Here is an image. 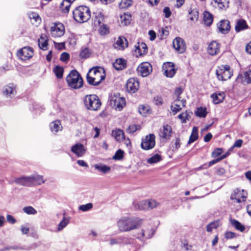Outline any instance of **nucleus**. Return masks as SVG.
<instances>
[{"mask_svg":"<svg viewBox=\"0 0 251 251\" xmlns=\"http://www.w3.org/2000/svg\"><path fill=\"white\" fill-rule=\"evenodd\" d=\"M140 218L126 215L121 216L116 222V226L121 232H129L139 228L143 224Z\"/></svg>","mask_w":251,"mask_h":251,"instance_id":"nucleus-1","label":"nucleus"},{"mask_svg":"<svg viewBox=\"0 0 251 251\" xmlns=\"http://www.w3.org/2000/svg\"><path fill=\"white\" fill-rule=\"evenodd\" d=\"M105 77V71L103 68L93 67L90 69L86 76L87 82L91 85H99Z\"/></svg>","mask_w":251,"mask_h":251,"instance_id":"nucleus-2","label":"nucleus"},{"mask_svg":"<svg viewBox=\"0 0 251 251\" xmlns=\"http://www.w3.org/2000/svg\"><path fill=\"white\" fill-rule=\"evenodd\" d=\"M74 20L79 23L87 22L91 18V11L89 8L85 6L76 7L73 12Z\"/></svg>","mask_w":251,"mask_h":251,"instance_id":"nucleus-3","label":"nucleus"},{"mask_svg":"<svg viewBox=\"0 0 251 251\" xmlns=\"http://www.w3.org/2000/svg\"><path fill=\"white\" fill-rule=\"evenodd\" d=\"M85 108L91 111H98L101 106V101L98 96L94 94L86 95L83 98Z\"/></svg>","mask_w":251,"mask_h":251,"instance_id":"nucleus-4","label":"nucleus"},{"mask_svg":"<svg viewBox=\"0 0 251 251\" xmlns=\"http://www.w3.org/2000/svg\"><path fill=\"white\" fill-rule=\"evenodd\" d=\"M66 80L69 86L74 89L80 88L83 85V79L75 70L70 72L67 76Z\"/></svg>","mask_w":251,"mask_h":251,"instance_id":"nucleus-5","label":"nucleus"},{"mask_svg":"<svg viewBox=\"0 0 251 251\" xmlns=\"http://www.w3.org/2000/svg\"><path fill=\"white\" fill-rule=\"evenodd\" d=\"M216 75L218 79L221 81H226L230 78L232 72L228 65H222L218 68L216 70Z\"/></svg>","mask_w":251,"mask_h":251,"instance_id":"nucleus-6","label":"nucleus"},{"mask_svg":"<svg viewBox=\"0 0 251 251\" xmlns=\"http://www.w3.org/2000/svg\"><path fill=\"white\" fill-rule=\"evenodd\" d=\"M50 28V35L53 38L61 37L65 33V27L61 23H52Z\"/></svg>","mask_w":251,"mask_h":251,"instance_id":"nucleus-7","label":"nucleus"},{"mask_svg":"<svg viewBox=\"0 0 251 251\" xmlns=\"http://www.w3.org/2000/svg\"><path fill=\"white\" fill-rule=\"evenodd\" d=\"M109 104L116 110L120 111L125 106L126 100L123 97L117 95H114L110 97Z\"/></svg>","mask_w":251,"mask_h":251,"instance_id":"nucleus-8","label":"nucleus"},{"mask_svg":"<svg viewBox=\"0 0 251 251\" xmlns=\"http://www.w3.org/2000/svg\"><path fill=\"white\" fill-rule=\"evenodd\" d=\"M155 145V136L153 134H149L142 139L141 148L146 151L153 149Z\"/></svg>","mask_w":251,"mask_h":251,"instance_id":"nucleus-9","label":"nucleus"},{"mask_svg":"<svg viewBox=\"0 0 251 251\" xmlns=\"http://www.w3.org/2000/svg\"><path fill=\"white\" fill-rule=\"evenodd\" d=\"M34 51L32 48L30 47H25L19 50L17 53L18 58L24 61H26L30 59L33 55Z\"/></svg>","mask_w":251,"mask_h":251,"instance_id":"nucleus-10","label":"nucleus"},{"mask_svg":"<svg viewBox=\"0 0 251 251\" xmlns=\"http://www.w3.org/2000/svg\"><path fill=\"white\" fill-rule=\"evenodd\" d=\"M247 193L244 190L236 189L234 190L231 195V199L235 202L240 203L245 201L246 200Z\"/></svg>","mask_w":251,"mask_h":251,"instance_id":"nucleus-11","label":"nucleus"},{"mask_svg":"<svg viewBox=\"0 0 251 251\" xmlns=\"http://www.w3.org/2000/svg\"><path fill=\"white\" fill-rule=\"evenodd\" d=\"M139 86L138 80L136 78L132 77L127 80L126 88L128 93H134L138 91Z\"/></svg>","mask_w":251,"mask_h":251,"instance_id":"nucleus-12","label":"nucleus"},{"mask_svg":"<svg viewBox=\"0 0 251 251\" xmlns=\"http://www.w3.org/2000/svg\"><path fill=\"white\" fill-rule=\"evenodd\" d=\"M137 71L140 75L146 77L152 72V67L149 62H143L139 65Z\"/></svg>","mask_w":251,"mask_h":251,"instance_id":"nucleus-13","label":"nucleus"},{"mask_svg":"<svg viewBox=\"0 0 251 251\" xmlns=\"http://www.w3.org/2000/svg\"><path fill=\"white\" fill-rule=\"evenodd\" d=\"M173 45L175 50L178 53H182L186 50V44L183 39L180 37H176L173 42Z\"/></svg>","mask_w":251,"mask_h":251,"instance_id":"nucleus-14","label":"nucleus"},{"mask_svg":"<svg viewBox=\"0 0 251 251\" xmlns=\"http://www.w3.org/2000/svg\"><path fill=\"white\" fill-rule=\"evenodd\" d=\"M173 133L172 128L169 125H164L160 128L159 132V137L164 139H169Z\"/></svg>","mask_w":251,"mask_h":251,"instance_id":"nucleus-15","label":"nucleus"},{"mask_svg":"<svg viewBox=\"0 0 251 251\" xmlns=\"http://www.w3.org/2000/svg\"><path fill=\"white\" fill-rule=\"evenodd\" d=\"M163 69L165 75L168 77H172L176 73V69L174 64L171 62H167L163 64Z\"/></svg>","mask_w":251,"mask_h":251,"instance_id":"nucleus-16","label":"nucleus"},{"mask_svg":"<svg viewBox=\"0 0 251 251\" xmlns=\"http://www.w3.org/2000/svg\"><path fill=\"white\" fill-rule=\"evenodd\" d=\"M128 47V42L124 36H119L115 39L114 47L119 50H123Z\"/></svg>","mask_w":251,"mask_h":251,"instance_id":"nucleus-17","label":"nucleus"},{"mask_svg":"<svg viewBox=\"0 0 251 251\" xmlns=\"http://www.w3.org/2000/svg\"><path fill=\"white\" fill-rule=\"evenodd\" d=\"M186 105V100L184 99H175L171 105V110L175 115L179 111Z\"/></svg>","mask_w":251,"mask_h":251,"instance_id":"nucleus-18","label":"nucleus"},{"mask_svg":"<svg viewBox=\"0 0 251 251\" xmlns=\"http://www.w3.org/2000/svg\"><path fill=\"white\" fill-rule=\"evenodd\" d=\"M92 20V24L95 28L98 26H100V25L104 23V16L101 12L97 11L94 12Z\"/></svg>","mask_w":251,"mask_h":251,"instance_id":"nucleus-19","label":"nucleus"},{"mask_svg":"<svg viewBox=\"0 0 251 251\" xmlns=\"http://www.w3.org/2000/svg\"><path fill=\"white\" fill-rule=\"evenodd\" d=\"M147 51L148 47L144 43H138L135 46L134 54L137 57L146 54Z\"/></svg>","mask_w":251,"mask_h":251,"instance_id":"nucleus-20","label":"nucleus"},{"mask_svg":"<svg viewBox=\"0 0 251 251\" xmlns=\"http://www.w3.org/2000/svg\"><path fill=\"white\" fill-rule=\"evenodd\" d=\"M217 26L219 32L223 34L228 33L230 29V22L227 20L220 21Z\"/></svg>","mask_w":251,"mask_h":251,"instance_id":"nucleus-21","label":"nucleus"},{"mask_svg":"<svg viewBox=\"0 0 251 251\" xmlns=\"http://www.w3.org/2000/svg\"><path fill=\"white\" fill-rule=\"evenodd\" d=\"M14 182L21 185L30 186L33 184L32 175L28 176H23L15 179Z\"/></svg>","mask_w":251,"mask_h":251,"instance_id":"nucleus-22","label":"nucleus"},{"mask_svg":"<svg viewBox=\"0 0 251 251\" xmlns=\"http://www.w3.org/2000/svg\"><path fill=\"white\" fill-rule=\"evenodd\" d=\"M220 45L216 41L210 42L207 47V52L211 55H215L220 52Z\"/></svg>","mask_w":251,"mask_h":251,"instance_id":"nucleus-23","label":"nucleus"},{"mask_svg":"<svg viewBox=\"0 0 251 251\" xmlns=\"http://www.w3.org/2000/svg\"><path fill=\"white\" fill-rule=\"evenodd\" d=\"M72 151L77 157L82 156L86 152V149L84 146L80 143H77L71 148Z\"/></svg>","mask_w":251,"mask_h":251,"instance_id":"nucleus-24","label":"nucleus"},{"mask_svg":"<svg viewBox=\"0 0 251 251\" xmlns=\"http://www.w3.org/2000/svg\"><path fill=\"white\" fill-rule=\"evenodd\" d=\"M3 93L6 97H11L16 93V85L12 83H9L4 86Z\"/></svg>","mask_w":251,"mask_h":251,"instance_id":"nucleus-25","label":"nucleus"},{"mask_svg":"<svg viewBox=\"0 0 251 251\" xmlns=\"http://www.w3.org/2000/svg\"><path fill=\"white\" fill-rule=\"evenodd\" d=\"M226 94L224 92H215L211 95V98L214 104H219L224 100Z\"/></svg>","mask_w":251,"mask_h":251,"instance_id":"nucleus-26","label":"nucleus"},{"mask_svg":"<svg viewBox=\"0 0 251 251\" xmlns=\"http://www.w3.org/2000/svg\"><path fill=\"white\" fill-rule=\"evenodd\" d=\"M154 234V231L151 226L144 227L139 232V235L145 238H150Z\"/></svg>","mask_w":251,"mask_h":251,"instance_id":"nucleus-27","label":"nucleus"},{"mask_svg":"<svg viewBox=\"0 0 251 251\" xmlns=\"http://www.w3.org/2000/svg\"><path fill=\"white\" fill-rule=\"evenodd\" d=\"M118 20L121 26H126L130 24L131 17L130 14L127 13H124L120 16Z\"/></svg>","mask_w":251,"mask_h":251,"instance_id":"nucleus-28","label":"nucleus"},{"mask_svg":"<svg viewBox=\"0 0 251 251\" xmlns=\"http://www.w3.org/2000/svg\"><path fill=\"white\" fill-rule=\"evenodd\" d=\"M50 127L51 132L53 133H56L62 129V126L59 120L52 122L50 125Z\"/></svg>","mask_w":251,"mask_h":251,"instance_id":"nucleus-29","label":"nucleus"},{"mask_svg":"<svg viewBox=\"0 0 251 251\" xmlns=\"http://www.w3.org/2000/svg\"><path fill=\"white\" fill-rule=\"evenodd\" d=\"M139 113L144 117H146L151 113V107L148 105L142 104L138 107Z\"/></svg>","mask_w":251,"mask_h":251,"instance_id":"nucleus-30","label":"nucleus"},{"mask_svg":"<svg viewBox=\"0 0 251 251\" xmlns=\"http://www.w3.org/2000/svg\"><path fill=\"white\" fill-rule=\"evenodd\" d=\"M248 26L245 20L240 19L237 22L235 26V30L236 32H239L242 30L247 29Z\"/></svg>","mask_w":251,"mask_h":251,"instance_id":"nucleus-31","label":"nucleus"},{"mask_svg":"<svg viewBox=\"0 0 251 251\" xmlns=\"http://www.w3.org/2000/svg\"><path fill=\"white\" fill-rule=\"evenodd\" d=\"M213 21V15L208 11H204L203 13V22L204 24L209 26L211 25Z\"/></svg>","mask_w":251,"mask_h":251,"instance_id":"nucleus-32","label":"nucleus"},{"mask_svg":"<svg viewBox=\"0 0 251 251\" xmlns=\"http://www.w3.org/2000/svg\"><path fill=\"white\" fill-rule=\"evenodd\" d=\"M192 114V113L191 111L186 110L179 114L178 118L182 123H186L191 118Z\"/></svg>","mask_w":251,"mask_h":251,"instance_id":"nucleus-33","label":"nucleus"},{"mask_svg":"<svg viewBox=\"0 0 251 251\" xmlns=\"http://www.w3.org/2000/svg\"><path fill=\"white\" fill-rule=\"evenodd\" d=\"M113 66L117 70H122L126 68V61L124 59L119 58L113 63Z\"/></svg>","mask_w":251,"mask_h":251,"instance_id":"nucleus-34","label":"nucleus"},{"mask_svg":"<svg viewBox=\"0 0 251 251\" xmlns=\"http://www.w3.org/2000/svg\"><path fill=\"white\" fill-rule=\"evenodd\" d=\"M38 46L43 50H47L48 49V38L45 35H41L38 40Z\"/></svg>","mask_w":251,"mask_h":251,"instance_id":"nucleus-35","label":"nucleus"},{"mask_svg":"<svg viewBox=\"0 0 251 251\" xmlns=\"http://www.w3.org/2000/svg\"><path fill=\"white\" fill-rule=\"evenodd\" d=\"M212 3L214 6L221 9H226L228 6V1L227 0H213Z\"/></svg>","mask_w":251,"mask_h":251,"instance_id":"nucleus-36","label":"nucleus"},{"mask_svg":"<svg viewBox=\"0 0 251 251\" xmlns=\"http://www.w3.org/2000/svg\"><path fill=\"white\" fill-rule=\"evenodd\" d=\"M29 18L33 25L37 26L41 22V18L38 14L35 12H31L29 14Z\"/></svg>","mask_w":251,"mask_h":251,"instance_id":"nucleus-37","label":"nucleus"},{"mask_svg":"<svg viewBox=\"0 0 251 251\" xmlns=\"http://www.w3.org/2000/svg\"><path fill=\"white\" fill-rule=\"evenodd\" d=\"M112 134L115 139L119 142L122 141L125 138V134L123 131L120 129L113 130Z\"/></svg>","mask_w":251,"mask_h":251,"instance_id":"nucleus-38","label":"nucleus"},{"mask_svg":"<svg viewBox=\"0 0 251 251\" xmlns=\"http://www.w3.org/2000/svg\"><path fill=\"white\" fill-rule=\"evenodd\" d=\"M230 223L237 230L241 232H243L245 229L244 226L236 220L230 219Z\"/></svg>","mask_w":251,"mask_h":251,"instance_id":"nucleus-39","label":"nucleus"},{"mask_svg":"<svg viewBox=\"0 0 251 251\" xmlns=\"http://www.w3.org/2000/svg\"><path fill=\"white\" fill-rule=\"evenodd\" d=\"M99 32V33L101 35H105L107 34L109 32V27L104 23L100 25V26H98L95 27Z\"/></svg>","mask_w":251,"mask_h":251,"instance_id":"nucleus-40","label":"nucleus"},{"mask_svg":"<svg viewBox=\"0 0 251 251\" xmlns=\"http://www.w3.org/2000/svg\"><path fill=\"white\" fill-rule=\"evenodd\" d=\"M32 177L33 183L35 182L38 185H41L46 182V180L44 179L43 176L42 175L34 174L32 175Z\"/></svg>","mask_w":251,"mask_h":251,"instance_id":"nucleus-41","label":"nucleus"},{"mask_svg":"<svg viewBox=\"0 0 251 251\" xmlns=\"http://www.w3.org/2000/svg\"><path fill=\"white\" fill-rule=\"evenodd\" d=\"M94 167L96 169L103 174L109 172L111 170L110 167L103 164H95Z\"/></svg>","mask_w":251,"mask_h":251,"instance_id":"nucleus-42","label":"nucleus"},{"mask_svg":"<svg viewBox=\"0 0 251 251\" xmlns=\"http://www.w3.org/2000/svg\"><path fill=\"white\" fill-rule=\"evenodd\" d=\"M198 138V129L197 127L194 126L193 128L191 134L190 136L188 144H191L195 142Z\"/></svg>","mask_w":251,"mask_h":251,"instance_id":"nucleus-43","label":"nucleus"},{"mask_svg":"<svg viewBox=\"0 0 251 251\" xmlns=\"http://www.w3.org/2000/svg\"><path fill=\"white\" fill-rule=\"evenodd\" d=\"M162 160L161 155L155 154L147 160V162L150 164H153L160 162Z\"/></svg>","mask_w":251,"mask_h":251,"instance_id":"nucleus-44","label":"nucleus"},{"mask_svg":"<svg viewBox=\"0 0 251 251\" xmlns=\"http://www.w3.org/2000/svg\"><path fill=\"white\" fill-rule=\"evenodd\" d=\"M70 219L68 218L64 217L62 220L57 226V231H60L65 228L69 223Z\"/></svg>","mask_w":251,"mask_h":251,"instance_id":"nucleus-45","label":"nucleus"},{"mask_svg":"<svg viewBox=\"0 0 251 251\" xmlns=\"http://www.w3.org/2000/svg\"><path fill=\"white\" fill-rule=\"evenodd\" d=\"M220 225L219 221H214L206 226V231L208 232H211L213 229L217 228Z\"/></svg>","mask_w":251,"mask_h":251,"instance_id":"nucleus-46","label":"nucleus"},{"mask_svg":"<svg viewBox=\"0 0 251 251\" xmlns=\"http://www.w3.org/2000/svg\"><path fill=\"white\" fill-rule=\"evenodd\" d=\"M170 27L169 26H165L161 28L159 30V34L162 39L166 38L169 34Z\"/></svg>","mask_w":251,"mask_h":251,"instance_id":"nucleus-47","label":"nucleus"},{"mask_svg":"<svg viewBox=\"0 0 251 251\" xmlns=\"http://www.w3.org/2000/svg\"><path fill=\"white\" fill-rule=\"evenodd\" d=\"M64 70L63 67L59 66H56L53 68V72L54 73L56 77L58 78L62 77Z\"/></svg>","mask_w":251,"mask_h":251,"instance_id":"nucleus-48","label":"nucleus"},{"mask_svg":"<svg viewBox=\"0 0 251 251\" xmlns=\"http://www.w3.org/2000/svg\"><path fill=\"white\" fill-rule=\"evenodd\" d=\"M242 81L247 83H251V71H248L244 73L242 76Z\"/></svg>","mask_w":251,"mask_h":251,"instance_id":"nucleus-49","label":"nucleus"},{"mask_svg":"<svg viewBox=\"0 0 251 251\" xmlns=\"http://www.w3.org/2000/svg\"><path fill=\"white\" fill-rule=\"evenodd\" d=\"M132 2V0H121L119 3V7L122 9H126L130 6Z\"/></svg>","mask_w":251,"mask_h":251,"instance_id":"nucleus-50","label":"nucleus"},{"mask_svg":"<svg viewBox=\"0 0 251 251\" xmlns=\"http://www.w3.org/2000/svg\"><path fill=\"white\" fill-rule=\"evenodd\" d=\"M206 109L203 107H199L196 112L197 116L201 118H204L206 116Z\"/></svg>","mask_w":251,"mask_h":251,"instance_id":"nucleus-51","label":"nucleus"},{"mask_svg":"<svg viewBox=\"0 0 251 251\" xmlns=\"http://www.w3.org/2000/svg\"><path fill=\"white\" fill-rule=\"evenodd\" d=\"M189 16L191 21H197L199 17V13L195 9L191 10L189 13Z\"/></svg>","mask_w":251,"mask_h":251,"instance_id":"nucleus-52","label":"nucleus"},{"mask_svg":"<svg viewBox=\"0 0 251 251\" xmlns=\"http://www.w3.org/2000/svg\"><path fill=\"white\" fill-rule=\"evenodd\" d=\"M23 210L28 215H34L37 213V211L33 207L30 206L24 207Z\"/></svg>","mask_w":251,"mask_h":251,"instance_id":"nucleus-53","label":"nucleus"},{"mask_svg":"<svg viewBox=\"0 0 251 251\" xmlns=\"http://www.w3.org/2000/svg\"><path fill=\"white\" fill-rule=\"evenodd\" d=\"M124 151L121 149L118 150L113 156V159L116 160H121L124 157Z\"/></svg>","mask_w":251,"mask_h":251,"instance_id":"nucleus-54","label":"nucleus"},{"mask_svg":"<svg viewBox=\"0 0 251 251\" xmlns=\"http://www.w3.org/2000/svg\"><path fill=\"white\" fill-rule=\"evenodd\" d=\"M140 129V126L137 125H130L126 129V132L129 133H133Z\"/></svg>","mask_w":251,"mask_h":251,"instance_id":"nucleus-55","label":"nucleus"},{"mask_svg":"<svg viewBox=\"0 0 251 251\" xmlns=\"http://www.w3.org/2000/svg\"><path fill=\"white\" fill-rule=\"evenodd\" d=\"M91 52L89 49L87 48H84L81 50L79 56L81 58H86L90 56Z\"/></svg>","mask_w":251,"mask_h":251,"instance_id":"nucleus-56","label":"nucleus"},{"mask_svg":"<svg viewBox=\"0 0 251 251\" xmlns=\"http://www.w3.org/2000/svg\"><path fill=\"white\" fill-rule=\"evenodd\" d=\"M93 207V204L91 203H88L85 204L81 205L79 206V210L82 211H87L90 210Z\"/></svg>","mask_w":251,"mask_h":251,"instance_id":"nucleus-57","label":"nucleus"},{"mask_svg":"<svg viewBox=\"0 0 251 251\" xmlns=\"http://www.w3.org/2000/svg\"><path fill=\"white\" fill-rule=\"evenodd\" d=\"M138 207L140 209L146 210L148 208V201L144 200L140 201L138 203Z\"/></svg>","mask_w":251,"mask_h":251,"instance_id":"nucleus-58","label":"nucleus"},{"mask_svg":"<svg viewBox=\"0 0 251 251\" xmlns=\"http://www.w3.org/2000/svg\"><path fill=\"white\" fill-rule=\"evenodd\" d=\"M223 153V150L221 148H217L214 150L212 152L211 156L213 158L217 157L221 155Z\"/></svg>","mask_w":251,"mask_h":251,"instance_id":"nucleus-59","label":"nucleus"},{"mask_svg":"<svg viewBox=\"0 0 251 251\" xmlns=\"http://www.w3.org/2000/svg\"><path fill=\"white\" fill-rule=\"evenodd\" d=\"M148 201V208H153L157 207L159 205V203L155 200H150Z\"/></svg>","mask_w":251,"mask_h":251,"instance_id":"nucleus-60","label":"nucleus"},{"mask_svg":"<svg viewBox=\"0 0 251 251\" xmlns=\"http://www.w3.org/2000/svg\"><path fill=\"white\" fill-rule=\"evenodd\" d=\"M183 90L180 87L176 88L174 93L175 99H182L180 96Z\"/></svg>","mask_w":251,"mask_h":251,"instance_id":"nucleus-61","label":"nucleus"},{"mask_svg":"<svg viewBox=\"0 0 251 251\" xmlns=\"http://www.w3.org/2000/svg\"><path fill=\"white\" fill-rule=\"evenodd\" d=\"M153 102L155 105L157 106L161 105L163 103V99L161 97H155L154 98Z\"/></svg>","mask_w":251,"mask_h":251,"instance_id":"nucleus-62","label":"nucleus"},{"mask_svg":"<svg viewBox=\"0 0 251 251\" xmlns=\"http://www.w3.org/2000/svg\"><path fill=\"white\" fill-rule=\"evenodd\" d=\"M236 237V234L231 231H227L225 233V237L226 239H233Z\"/></svg>","mask_w":251,"mask_h":251,"instance_id":"nucleus-63","label":"nucleus"},{"mask_svg":"<svg viewBox=\"0 0 251 251\" xmlns=\"http://www.w3.org/2000/svg\"><path fill=\"white\" fill-rule=\"evenodd\" d=\"M70 55L69 53L66 52H64L61 53L60 57L61 61L63 62H66L69 59Z\"/></svg>","mask_w":251,"mask_h":251,"instance_id":"nucleus-64","label":"nucleus"}]
</instances>
